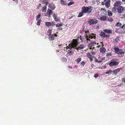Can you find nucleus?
I'll list each match as a JSON object with an SVG mask.
<instances>
[{
    "label": "nucleus",
    "instance_id": "nucleus-1",
    "mask_svg": "<svg viewBox=\"0 0 125 125\" xmlns=\"http://www.w3.org/2000/svg\"><path fill=\"white\" fill-rule=\"evenodd\" d=\"M93 7L91 6L85 7L83 6L81 9V11L80 12L78 15V17H80L83 16L84 13L90 14L91 12Z\"/></svg>",
    "mask_w": 125,
    "mask_h": 125
},
{
    "label": "nucleus",
    "instance_id": "nucleus-2",
    "mask_svg": "<svg viewBox=\"0 0 125 125\" xmlns=\"http://www.w3.org/2000/svg\"><path fill=\"white\" fill-rule=\"evenodd\" d=\"M78 44V41L77 39H73V40L72 42L71 43L69 44V48H70V47L72 48H75L76 47Z\"/></svg>",
    "mask_w": 125,
    "mask_h": 125
},
{
    "label": "nucleus",
    "instance_id": "nucleus-3",
    "mask_svg": "<svg viewBox=\"0 0 125 125\" xmlns=\"http://www.w3.org/2000/svg\"><path fill=\"white\" fill-rule=\"evenodd\" d=\"M96 35V34L94 33L91 34H90L89 35V36L86 35L85 36V39L87 41H91L90 40V38L92 39L93 38L94 39H95L96 38L95 36Z\"/></svg>",
    "mask_w": 125,
    "mask_h": 125
},
{
    "label": "nucleus",
    "instance_id": "nucleus-4",
    "mask_svg": "<svg viewBox=\"0 0 125 125\" xmlns=\"http://www.w3.org/2000/svg\"><path fill=\"white\" fill-rule=\"evenodd\" d=\"M114 59H113L111 60V62L109 63V65L110 66L117 65L119 64V62H115Z\"/></svg>",
    "mask_w": 125,
    "mask_h": 125
},
{
    "label": "nucleus",
    "instance_id": "nucleus-5",
    "mask_svg": "<svg viewBox=\"0 0 125 125\" xmlns=\"http://www.w3.org/2000/svg\"><path fill=\"white\" fill-rule=\"evenodd\" d=\"M98 22V21L95 18L93 19H90L89 20L88 22L90 25H92L94 24H96Z\"/></svg>",
    "mask_w": 125,
    "mask_h": 125
},
{
    "label": "nucleus",
    "instance_id": "nucleus-6",
    "mask_svg": "<svg viewBox=\"0 0 125 125\" xmlns=\"http://www.w3.org/2000/svg\"><path fill=\"white\" fill-rule=\"evenodd\" d=\"M110 0H104V2H102L103 5L105 4V7L107 8H108L110 6Z\"/></svg>",
    "mask_w": 125,
    "mask_h": 125
},
{
    "label": "nucleus",
    "instance_id": "nucleus-7",
    "mask_svg": "<svg viewBox=\"0 0 125 125\" xmlns=\"http://www.w3.org/2000/svg\"><path fill=\"white\" fill-rule=\"evenodd\" d=\"M45 24L47 27H49L51 26H53L55 25V22L53 21L51 22L46 21L45 22Z\"/></svg>",
    "mask_w": 125,
    "mask_h": 125
},
{
    "label": "nucleus",
    "instance_id": "nucleus-8",
    "mask_svg": "<svg viewBox=\"0 0 125 125\" xmlns=\"http://www.w3.org/2000/svg\"><path fill=\"white\" fill-rule=\"evenodd\" d=\"M125 10V7L121 6H119L117 8V11L119 13H122Z\"/></svg>",
    "mask_w": 125,
    "mask_h": 125
},
{
    "label": "nucleus",
    "instance_id": "nucleus-9",
    "mask_svg": "<svg viewBox=\"0 0 125 125\" xmlns=\"http://www.w3.org/2000/svg\"><path fill=\"white\" fill-rule=\"evenodd\" d=\"M96 44V43L95 42H92L89 43L88 45V47L91 50L93 49H94L95 48L94 47H93V48H92V47L94 46V44Z\"/></svg>",
    "mask_w": 125,
    "mask_h": 125
},
{
    "label": "nucleus",
    "instance_id": "nucleus-10",
    "mask_svg": "<svg viewBox=\"0 0 125 125\" xmlns=\"http://www.w3.org/2000/svg\"><path fill=\"white\" fill-rule=\"evenodd\" d=\"M48 7L53 10L55 8V6L54 4L53 3H50L48 5Z\"/></svg>",
    "mask_w": 125,
    "mask_h": 125
},
{
    "label": "nucleus",
    "instance_id": "nucleus-11",
    "mask_svg": "<svg viewBox=\"0 0 125 125\" xmlns=\"http://www.w3.org/2000/svg\"><path fill=\"white\" fill-rule=\"evenodd\" d=\"M103 31L106 33L111 34L112 33V29L108 30L107 29H105L103 30Z\"/></svg>",
    "mask_w": 125,
    "mask_h": 125
},
{
    "label": "nucleus",
    "instance_id": "nucleus-12",
    "mask_svg": "<svg viewBox=\"0 0 125 125\" xmlns=\"http://www.w3.org/2000/svg\"><path fill=\"white\" fill-rule=\"evenodd\" d=\"M120 69L119 68H118L114 70L113 72L114 74L116 75L117 73L120 72Z\"/></svg>",
    "mask_w": 125,
    "mask_h": 125
},
{
    "label": "nucleus",
    "instance_id": "nucleus-13",
    "mask_svg": "<svg viewBox=\"0 0 125 125\" xmlns=\"http://www.w3.org/2000/svg\"><path fill=\"white\" fill-rule=\"evenodd\" d=\"M53 18L55 21L56 22L59 21V18H58L57 16L56 15L55 13H54L53 14Z\"/></svg>",
    "mask_w": 125,
    "mask_h": 125
},
{
    "label": "nucleus",
    "instance_id": "nucleus-14",
    "mask_svg": "<svg viewBox=\"0 0 125 125\" xmlns=\"http://www.w3.org/2000/svg\"><path fill=\"white\" fill-rule=\"evenodd\" d=\"M121 4V2L120 1H117L114 3V6L115 7H117Z\"/></svg>",
    "mask_w": 125,
    "mask_h": 125
},
{
    "label": "nucleus",
    "instance_id": "nucleus-15",
    "mask_svg": "<svg viewBox=\"0 0 125 125\" xmlns=\"http://www.w3.org/2000/svg\"><path fill=\"white\" fill-rule=\"evenodd\" d=\"M87 56L90 59V60L91 62L93 60L92 56L90 53H88L87 54Z\"/></svg>",
    "mask_w": 125,
    "mask_h": 125
},
{
    "label": "nucleus",
    "instance_id": "nucleus-16",
    "mask_svg": "<svg viewBox=\"0 0 125 125\" xmlns=\"http://www.w3.org/2000/svg\"><path fill=\"white\" fill-rule=\"evenodd\" d=\"M122 50H120L119 52L117 53L118 54L119 56H123L125 54V52L124 51H122Z\"/></svg>",
    "mask_w": 125,
    "mask_h": 125
},
{
    "label": "nucleus",
    "instance_id": "nucleus-17",
    "mask_svg": "<svg viewBox=\"0 0 125 125\" xmlns=\"http://www.w3.org/2000/svg\"><path fill=\"white\" fill-rule=\"evenodd\" d=\"M53 11L51 10L48 9L47 14L49 15V16L50 17L51 14H52Z\"/></svg>",
    "mask_w": 125,
    "mask_h": 125
},
{
    "label": "nucleus",
    "instance_id": "nucleus-18",
    "mask_svg": "<svg viewBox=\"0 0 125 125\" xmlns=\"http://www.w3.org/2000/svg\"><path fill=\"white\" fill-rule=\"evenodd\" d=\"M50 36L49 38V39L50 40L53 41L54 40V36L53 34H52L49 35Z\"/></svg>",
    "mask_w": 125,
    "mask_h": 125
},
{
    "label": "nucleus",
    "instance_id": "nucleus-19",
    "mask_svg": "<svg viewBox=\"0 0 125 125\" xmlns=\"http://www.w3.org/2000/svg\"><path fill=\"white\" fill-rule=\"evenodd\" d=\"M100 50L101 52L104 53L105 52L106 49L102 47L100 48Z\"/></svg>",
    "mask_w": 125,
    "mask_h": 125
},
{
    "label": "nucleus",
    "instance_id": "nucleus-20",
    "mask_svg": "<svg viewBox=\"0 0 125 125\" xmlns=\"http://www.w3.org/2000/svg\"><path fill=\"white\" fill-rule=\"evenodd\" d=\"M84 48V46L83 45H81L79 46L76 48V49L78 50H81V49H83Z\"/></svg>",
    "mask_w": 125,
    "mask_h": 125
},
{
    "label": "nucleus",
    "instance_id": "nucleus-21",
    "mask_svg": "<svg viewBox=\"0 0 125 125\" xmlns=\"http://www.w3.org/2000/svg\"><path fill=\"white\" fill-rule=\"evenodd\" d=\"M107 18L106 16H104L101 17L100 18V20L102 21H104Z\"/></svg>",
    "mask_w": 125,
    "mask_h": 125
},
{
    "label": "nucleus",
    "instance_id": "nucleus-22",
    "mask_svg": "<svg viewBox=\"0 0 125 125\" xmlns=\"http://www.w3.org/2000/svg\"><path fill=\"white\" fill-rule=\"evenodd\" d=\"M114 50L115 51V52L117 53L118 52H119L120 50H122L121 49H119L118 47H115L114 49Z\"/></svg>",
    "mask_w": 125,
    "mask_h": 125
},
{
    "label": "nucleus",
    "instance_id": "nucleus-23",
    "mask_svg": "<svg viewBox=\"0 0 125 125\" xmlns=\"http://www.w3.org/2000/svg\"><path fill=\"white\" fill-rule=\"evenodd\" d=\"M62 61L63 62H65L67 61V59L66 58L62 57L61 58Z\"/></svg>",
    "mask_w": 125,
    "mask_h": 125
},
{
    "label": "nucleus",
    "instance_id": "nucleus-24",
    "mask_svg": "<svg viewBox=\"0 0 125 125\" xmlns=\"http://www.w3.org/2000/svg\"><path fill=\"white\" fill-rule=\"evenodd\" d=\"M122 25V24L121 23L118 22L115 24V26L118 27H120L121 28Z\"/></svg>",
    "mask_w": 125,
    "mask_h": 125
},
{
    "label": "nucleus",
    "instance_id": "nucleus-25",
    "mask_svg": "<svg viewBox=\"0 0 125 125\" xmlns=\"http://www.w3.org/2000/svg\"><path fill=\"white\" fill-rule=\"evenodd\" d=\"M46 6V5L44 6L42 8V12H45L46 11L47 9V7Z\"/></svg>",
    "mask_w": 125,
    "mask_h": 125
},
{
    "label": "nucleus",
    "instance_id": "nucleus-26",
    "mask_svg": "<svg viewBox=\"0 0 125 125\" xmlns=\"http://www.w3.org/2000/svg\"><path fill=\"white\" fill-rule=\"evenodd\" d=\"M60 3L62 4L67 5V3L66 1L65 0H61Z\"/></svg>",
    "mask_w": 125,
    "mask_h": 125
},
{
    "label": "nucleus",
    "instance_id": "nucleus-27",
    "mask_svg": "<svg viewBox=\"0 0 125 125\" xmlns=\"http://www.w3.org/2000/svg\"><path fill=\"white\" fill-rule=\"evenodd\" d=\"M82 59L80 57H79L75 60V61L77 62V64H79L81 60Z\"/></svg>",
    "mask_w": 125,
    "mask_h": 125
},
{
    "label": "nucleus",
    "instance_id": "nucleus-28",
    "mask_svg": "<svg viewBox=\"0 0 125 125\" xmlns=\"http://www.w3.org/2000/svg\"><path fill=\"white\" fill-rule=\"evenodd\" d=\"M57 27H61L63 26V24L62 23H58L56 24H55Z\"/></svg>",
    "mask_w": 125,
    "mask_h": 125
},
{
    "label": "nucleus",
    "instance_id": "nucleus-29",
    "mask_svg": "<svg viewBox=\"0 0 125 125\" xmlns=\"http://www.w3.org/2000/svg\"><path fill=\"white\" fill-rule=\"evenodd\" d=\"M42 3L45 4L46 5H47L49 4V2L47 0H43Z\"/></svg>",
    "mask_w": 125,
    "mask_h": 125
},
{
    "label": "nucleus",
    "instance_id": "nucleus-30",
    "mask_svg": "<svg viewBox=\"0 0 125 125\" xmlns=\"http://www.w3.org/2000/svg\"><path fill=\"white\" fill-rule=\"evenodd\" d=\"M52 30H48L47 31V35H48L49 36L51 35L52 33Z\"/></svg>",
    "mask_w": 125,
    "mask_h": 125
},
{
    "label": "nucleus",
    "instance_id": "nucleus-31",
    "mask_svg": "<svg viewBox=\"0 0 125 125\" xmlns=\"http://www.w3.org/2000/svg\"><path fill=\"white\" fill-rule=\"evenodd\" d=\"M105 34V33L103 31H101L100 33V36L101 37H102L103 38H104Z\"/></svg>",
    "mask_w": 125,
    "mask_h": 125
},
{
    "label": "nucleus",
    "instance_id": "nucleus-32",
    "mask_svg": "<svg viewBox=\"0 0 125 125\" xmlns=\"http://www.w3.org/2000/svg\"><path fill=\"white\" fill-rule=\"evenodd\" d=\"M119 37H117L114 40V42H117L119 40Z\"/></svg>",
    "mask_w": 125,
    "mask_h": 125
},
{
    "label": "nucleus",
    "instance_id": "nucleus-33",
    "mask_svg": "<svg viewBox=\"0 0 125 125\" xmlns=\"http://www.w3.org/2000/svg\"><path fill=\"white\" fill-rule=\"evenodd\" d=\"M41 16V13H39L38 15L36 16V20L37 21L39 20Z\"/></svg>",
    "mask_w": 125,
    "mask_h": 125
},
{
    "label": "nucleus",
    "instance_id": "nucleus-34",
    "mask_svg": "<svg viewBox=\"0 0 125 125\" xmlns=\"http://www.w3.org/2000/svg\"><path fill=\"white\" fill-rule=\"evenodd\" d=\"M101 11H102V12H103V13H104V14L106 13V11L104 9L101 8Z\"/></svg>",
    "mask_w": 125,
    "mask_h": 125
},
{
    "label": "nucleus",
    "instance_id": "nucleus-35",
    "mask_svg": "<svg viewBox=\"0 0 125 125\" xmlns=\"http://www.w3.org/2000/svg\"><path fill=\"white\" fill-rule=\"evenodd\" d=\"M73 53L74 52L71 51H70L69 52H68V54L69 56H71L72 55Z\"/></svg>",
    "mask_w": 125,
    "mask_h": 125
},
{
    "label": "nucleus",
    "instance_id": "nucleus-36",
    "mask_svg": "<svg viewBox=\"0 0 125 125\" xmlns=\"http://www.w3.org/2000/svg\"><path fill=\"white\" fill-rule=\"evenodd\" d=\"M94 61L95 62H98V63H101L102 62V60L98 61L97 59L96 58L94 57Z\"/></svg>",
    "mask_w": 125,
    "mask_h": 125
},
{
    "label": "nucleus",
    "instance_id": "nucleus-37",
    "mask_svg": "<svg viewBox=\"0 0 125 125\" xmlns=\"http://www.w3.org/2000/svg\"><path fill=\"white\" fill-rule=\"evenodd\" d=\"M107 12L108 15L109 16H111L112 15V14L110 11L108 10Z\"/></svg>",
    "mask_w": 125,
    "mask_h": 125
},
{
    "label": "nucleus",
    "instance_id": "nucleus-38",
    "mask_svg": "<svg viewBox=\"0 0 125 125\" xmlns=\"http://www.w3.org/2000/svg\"><path fill=\"white\" fill-rule=\"evenodd\" d=\"M74 3V2L73 1H71L69 2L68 4V6H70Z\"/></svg>",
    "mask_w": 125,
    "mask_h": 125
},
{
    "label": "nucleus",
    "instance_id": "nucleus-39",
    "mask_svg": "<svg viewBox=\"0 0 125 125\" xmlns=\"http://www.w3.org/2000/svg\"><path fill=\"white\" fill-rule=\"evenodd\" d=\"M37 22V24L38 25H40V22L41 21V19H40L39 20H38Z\"/></svg>",
    "mask_w": 125,
    "mask_h": 125
},
{
    "label": "nucleus",
    "instance_id": "nucleus-40",
    "mask_svg": "<svg viewBox=\"0 0 125 125\" xmlns=\"http://www.w3.org/2000/svg\"><path fill=\"white\" fill-rule=\"evenodd\" d=\"M121 28L123 29V30L125 32V24L122 25Z\"/></svg>",
    "mask_w": 125,
    "mask_h": 125
},
{
    "label": "nucleus",
    "instance_id": "nucleus-41",
    "mask_svg": "<svg viewBox=\"0 0 125 125\" xmlns=\"http://www.w3.org/2000/svg\"><path fill=\"white\" fill-rule=\"evenodd\" d=\"M112 72V71L111 70H110L108 71H107L105 73L106 74H109L111 73Z\"/></svg>",
    "mask_w": 125,
    "mask_h": 125
},
{
    "label": "nucleus",
    "instance_id": "nucleus-42",
    "mask_svg": "<svg viewBox=\"0 0 125 125\" xmlns=\"http://www.w3.org/2000/svg\"><path fill=\"white\" fill-rule=\"evenodd\" d=\"M112 55V54L111 53H107L106 54V55L107 57H109Z\"/></svg>",
    "mask_w": 125,
    "mask_h": 125
},
{
    "label": "nucleus",
    "instance_id": "nucleus-43",
    "mask_svg": "<svg viewBox=\"0 0 125 125\" xmlns=\"http://www.w3.org/2000/svg\"><path fill=\"white\" fill-rule=\"evenodd\" d=\"M99 75L97 73H95L94 75V77L95 78H96Z\"/></svg>",
    "mask_w": 125,
    "mask_h": 125
},
{
    "label": "nucleus",
    "instance_id": "nucleus-44",
    "mask_svg": "<svg viewBox=\"0 0 125 125\" xmlns=\"http://www.w3.org/2000/svg\"><path fill=\"white\" fill-rule=\"evenodd\" d=\"M110 36V35L108 34H105V35L104 38L106 37L107 38H109Z\"/></svg>",
    "mask_w": 125,
    "mask_h": 125
},
{
    "label": "nucleus",
    "instance_id": "nucleus-45",
    "mask_svg": "<svg viewBox=\"0 0 125 125\" xmlns=\"http://www.w3.org/2000/svg\"><path fill=\"white\" fill-rule=\"evenodd\" d=\"M81 64L83 66L85 64V63L83 61L81 62Z\"/></svg>",
    "mask_w": 125,
    "mask_h": 125
},
{
    "label": "nucleus",
    "instance_id": "nucleus-46",
    "mask_svg": "<svg viewBox=\"0 0 125 125\" xmlns=\"http://www.w3.org/2000/svg\"><path fill=\"white\" fill-rule=\"evenodd\" d=\"M41 6H42L41 4H40L38 6L37 8V9H39V8L41 7Z\"/></svg>",
    "mask_w": 125,
    "mask_h": 125
},
{
    "label": "nucleus",
    "instance_id": "nucleus-47",
    "mask_svg": "<svg viewBox=\"0 0 125 125\" xmlns=\"http://www.w3.org/2000/svg\"><path fill=\"white\" fill-rule=\"evenodd\" d=\"M122 81L125 82V78H123L122 79Z\"/></svg>",
    "mask_w": 125,
    "mask_h": 125
},
{
    "label": "nucleus",
    "instance_id": "nucleus-48",
    "mask_svg": "<svg viewBox=\"0 0 125 125\" xmlns=\"http://www.w3.org/2000/svg\"><path fill=\"white\" fill-rule=\"evenodd\" d=\"M57 29H58L60 30H62V28L59 27V28H58Z\"/></svg>",
    "mask_w": 125,
    "mask_h": 125
},
{
    "label": "nucleus",
    "instance_id": "nucleus-49",
    "mask_svg": "<svg viewBox=\"0 0 125 125\" xmlns=\"http://www.w3.org/2000/svg\"><path fill=\"white\" fill-rule=\"evenodd\" d=\"M15 1L16 4H18V0H15Z\"/></svg>",
    "mask_w": 125,
    "mask_h": 125
},
{
    "label": "nucleus",
    "instance_id": "nucleus-50",
    "mask_svg": "<svg viewBox=\"0 0 125 125\" xmlns=\"http://www.w3.org/2000/svg\"><path fill=\"white\" fill-rule=\"evenodd\" d=\"M91 53L93 55H94L95 54V52H91Z\"/></svg>",
    "mask_w": 125,
    "mask_h": 125
},
{
    "label": "nucleus",
    "instance_id": "nucleus-51",
    "mask_svg": "<svg viewBox=\"0 0 125 125\" xmlns=\"http://www.w3.org/2000/svg\"><path fill=\"white\" fill-rule=\"evenodd\" d=\"M105 59V57H103L102 58V59H101L102 60H101L102 61L103 60H104Z\"/></svg>",
    "mask_w": 125,
    "mask_h": 125
},
{
    "label": "nucleus",
    "instance_id": "nucleus-52",
    "mask_svg": "<svg viewBox=\"0 0 125 125\" xmlns=\"http://www.w3.org/2000/svg\"><path fill=\"white\" fill-rule=\"evenodd\" d=\"M53 35L54 36V37L55 36V37H56L57 36V35L55 34H54V35Z\"/></svg>",
    "mask_w": 125,
    "mask_h": 125
},
{
    "label": "nucleus",
    "instance_id": "nucleus-53",
    "mask_svg": "<svg viewBox=\"0 0 125 125\" xmlns=\"http://www.w3.org/2000/svg\"><path fill=\"white\" fill-rule=\"evenodd\" d=\"M80 39L81 40L82 42L83 41V40H82V38H81V36H80Z\"/></svg>",
    "mask_w": 125,
    "mask_h": 125
},
{
    "label": "nucleus",
    "instance_id": "nucleus-54",
    "mask_svg": "<svg viewBox=\"0 0 125 125\" xmlns=\"http://www.w3.org/2000/svg\"><path fill=\"white\" fill-rule=\"evenodd\" d=\"M101 47V46L100 45H99L98 46H97V47L98 48H99L100 47Z\"/></svg>",
    "mask_w": 125,
    "mask_h": 125
},
{
    "label": "nucleus",
    "instance_id": "nucleus-55",
    "mask_svg": "<svg viewBox=\"0 0 125 125\" xmlns=\"http://www.w3.org/2000/svg\"><path fill=\"white\" fill-rule=\"evenodd\" d=\"M123 2H125V0H122Z\"/></svg>",
    "mask_w": 125,
    "mask_h": 125
},
{
    "label": "nucleus",
    "instance_id": "nucleus-56",
    "mask_svg": "<svg viewBox=\"0 0 125 125\" xmlns=\"http://www.w3.org/2000/svg\"><path fill=\"white\" fill-rule=\"evenodd\" d=\"M115 9V8H113L112 9V10H113V9Z\"/></svg>",
    "mask_w": 125,
    "mask_h": 125
},
{
    "label": "nucleus",
    "instance_id": "nucleus-57",
    "mask_svg": "<svg viewBox=\"0 0 125 125\" xmlns=\"http://www.w3.org/2000/svg\"><path fill=\"white\" fill-rule=\"evenodd\" d=\"M104 45L103 44H102V46L103 47Z\"/></svg>",
    "mask_w": 125,
    "mask_h": 125
},
{
    "label": "nucleus",
    "instance_id": "nucleus-58",
    "mask_svg": "<svg viewBox=\"0 0 125 125\" xmlns=\"http://www.w3.org/2000/svg\"><path fill=\"white\" fill-rule=\"evenodd\" d=\"M13 1H15V0H12Z\"/></svg>",
    "mask_w": 125,
    "mask_h": 125
},
{
    "label": "nucleus",
    "instance_id": "nucleus-59",
    "mask_svg": "<svg viewBox=\"0 0 125 125\" xmlns=\"http://www.w3.org/2000/svg\"><path fill=\"white\" fill-rule=\"evenodd\" d=\"M98 43H97V45H98Z\"/></svg>",
    "mask_w": 125,
    "mask_h": 125
},
{
    "label": "nucleus",
    "instance_id": "nucleus-60",
    "mask_svg": "<svg viewBox=\"0 0 125 125\" xmlns=\"http://www.w3.org/2000/svg\"><path fill=\"white\" fill-rule=\"evenodd\" d=\"M100 69H102V67H101V68H100Z\"/></svg>",
    "mask_w": 125,
    "mask_h": 125
},
{
    "label": "nucleus",
    "instance_id": "nucleus-61",
    "mask_svg": "<svg viewBox=\"0 0 125 125\" xmlns=\"http://www.w3.org/2000/svg\"><path fill=\"white\" fill-rule=\"evenodd\" d=\"M113 21V20L112 19V21Z\"/></svg>",
    "mask_w": 125,
    "mask_h": 125
}]
</instances>
